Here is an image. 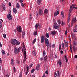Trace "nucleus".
Wrapping results in <instances>:
<instances>
[{"mask_svg": "<svg viewBox=\"0 0 77 77\" xmlns=\"http://www.w3.org/2000/svg\"><path fill=\"white\" fill-rule=\"evenodd\" d=\"M21 47H20L18 48H14V52L16 54H17L18 53H19L20 50H21Z\"/></svg>", "mask_w": 77, "mask_h": 77, "instance_id": "f257e3e1", "label": "nucleus"}, {"mask_svg": "<svg viewBox=\"0 0 77 77\" xmlns=\"http://www.w3.org/2000/svg\"><path fill=\"white\" fill-rule=\"evenodd\" d=\"M16 29H17V31L18 32H20V33H19L20 35H21V32H22V30L21 29V26H18L16 28Z\"/></svg>", "mask_w": 77, "mask_h": 77, "instance_id": "f03ea898", "label": "nucleus"}, {"mask_svg": "<svg viewBox=\"0 0 77 77\" xmlns=\"http://www.w3.org/2000/svg\"><path fill=\"white\" fill-rule=\"evenodd\" d=\"M17 41L16 40V39H13V38H12L11 39V42L12 44L13 45H16V44Z\"/></svg>", "mask_w": 77, "mask_h": 77, "instance_id": "7ed1b4c3", "label": "nucleus"}, {"mask_svg": "<svg viewBox=\"0 0 77 77\" xmlns=\"http://www.w3.org/2000/svg\"><path fill=\"white\" fill-rule=\"evenodd\" d=\"M45 36L42 35L41 37V43H43L45 40Z\"/></svg>", "mask_w": 77, "mask_h": 77, "instance_id": "20e7f679", "label": "nucleus"}, {"mask_svg": "<svg viewBox=\"0 0 77 77\" xmlns=\"http://www.w3.org/2000/svg\"><path fill=\"white\" fill-rule=\"evenodd\" d=\"M24 54L25 57H24V59L23 61V63H25V62H26V60L27 59V58H26L27 55L26 54V51L25 50H24Z\"/></svg>", "mask_w": 77, "mask_h": 77, "instance_id": "39448f33", "label": "nucleus"}, {"mask_svg": "<svg viewBox=\"0 0 77 77\" xmlns=\"http://www.w3.org/2000/svg\"><path fill=\"white\" fill-rule=\"evenodd\" d=\"M7 17L8 20H11L12 19V17L10 14H8L7 15Z\"/></svg>", "mask_w": 77, "mask_h": 77, "instance_id": "423d86ee", "label": "nucleus"}, {"mask_svg": "<svg viewBox=\"0 0 77 77\" xmlns=\"http://www.w3.org/2000/svg\"><path fill=\"white\" fill-rule=\"evenodd\" d=\"M45 44L47 47H49V41L48 39V38H45Z\"/></svg>", "mask_w": 77, "mask_h": 77, "instance_id": "0eeeda50", "label": "nucleus"}, {"mask_svg": "<svg viewBox=\"0 0 77 77\" xmlns=\"http://www.w3.org/2000/svg\"><path fill=\"white\" fill-rule=\"evenodd\" d=\"M57 64H59V65L60 66H62V61L60 59L58 60V62L57 63Z\"/></svg>", "mask_w": 77, "mask_h": 77, "instance_id": "6e6552de", "label": "nucleus"}, {"mask_svg": "<svg viewBox=\"0 0 77 77\" xmlns=\"http://www.w3.org/2000/svg\"><path fill=\"white\" fill-rule=\"evenodd\" d=\"M38 13L39 14V15H42V14L43 13V11L42 10V9H40L38 11Z\"/></svg>", "mask_w": 77, "mask_h": 77, "instance_id": "1a4fd4ad", "label": "nucleus"}, {"mask_svg": "<svg viewBox=\"0 0 77 77\" xmlns=\"http://www.w3.org/2000/svg\"><path fill=\"white\" fill-rule=\"evenodd\" d=\"M76 22V18H73L72 20V22L71 24V26H72L73 25V23H75Z\"/></svg>", "mask_w": 77, "mask_h": 77, "instance_id": "9d476101", "label": "nucleus"}, {"mask_svg": "<svg viewBox=\"0 0 77 77\" xmlns=\"http://www.w3.org/2000/svg\"><path fill=\"white\" fill-rule=\"evenodd\" d=\"M41 23H40L39 24V23H37V24H36L35 25V28L37 29L38 28V26L39 27H41Z\"/></svg>", "mask_w": 77, "mask_h": 77, "instance_id": "9b49d317", "label": "nucleus"}, {"mask_svg": "<svg viewBox=\"0 0 77 77\" xmlns=\"http://www.w3.org/2000/svg\"><path fill=\"white\" fill-rule=\"evenodd\" d=\"M59 13L60 12L59 11L57 12L56 10H55V13H54V17H56V16L58 15Z\"/></svg>", "mask_w": 77, "mask_h": 77, "instance_id": "f8f14e48", "label": "nucleus"}, {"mask_svg": "<svg viewBox=\"0 0 77 77\" xmlns=\"http://www.w3.org/2000/svg\"><path fill=\"white\" fill-rule=\"evenodd\" d=\"M70 17H71V14H69V13L68 15V23H69L70 21Z\"/></svg>", "mask_w": 77, "mask_h": 77, "instance_id": "ddd939ff", "label": "nucleus"}, {"mask_svg": "<svg viewBox=\"0 0 77 77\" xmlns=\"http://www.w3.org/2000/svg\"><path fill=\"white\" fill-rule=\"evenodd\" d=\"M54 74L55 75H56V76H59V77H60V72L59 71H58L57 73H56V72H55V73H54Z\"/></svg>", "mask_w": 77, "mask_h": 77, "instance_id": "4468645a", "label": "nucleus"}, {"mask_svg": "<svg viewBox=\"0 0 77 77\" xmlns=\"http://www.w3.org/2000/svg\"><path fill=\"white\" fill-rule=\"evenodd\" d=\"M2 6L3 7V9L4 11H5L6 8L4 4V3H2Z\"/></svg>", "mask_w": 77, "mask_h": 77, "instance_id": "2eb2a0df", "label": "nucleus"}, {"mask_svg": "<svg viewBox=\"0 0 77 77\" xmlns=\"http://www.w3.org/2000/svg\"><path fill=\"white\" fill-rule=\"evenodd\" d=\"M2 6L3 7V9L4 11H5L6 8L4 4V3H2Z\"/></svg>", "mask_w": 77, "mask_h": 77, "instance_id": "dca6fc26", "label": "nucleus"}, {"mask_svg": "<svg viewBox=\"0 0 77 77\" xmlns=\"http://www.w3.org/2000/svg\"><path fill=\"white\" fill-rule=\"evenodd\" d=\"M2 6L3 7V9L4 11H5L6 8L4 4V3H2Z\"/></svg>", "mask_w": 77, "mask_h": 77, "instance_id": "f3484780", "label": "nucleus"}, {"mask_svg": "<svg viewBox=\"0 0 77 77\" xmlns=\"http://www.w3.org/2000/svg\"><path fill=\"white\" fill-rule=\"evenodd\" d=\"M13 11L14 13L16 14L17 12V10L15 8H13Z\"/></svg>", "mask_w": 77, "mask_h": 77, "instance_id": "a211bd4d", "label": "nucleus"}, {"mask_svg": "<svg viewBox=\"0 0 77 77\" xmlns=\"http://www.w3.org/2000/svg\"><path fill=\"white\" fill-rule=\"evenodd\" d=\"M33 56H36V52L35 50H33L32 51Z\"/></svg>", "mask_w": 77, "mask_h": 77, "instance_id": "6ab92c4d", "label": "nucleus"}, {"mask_svg": "<svg viewBox=\"0 0 77 77\" xmlns=\"http://www.w3.org/2000/svg\"><path fill=\"white\" fill-rule=\"evenodd\" d=\"M11 64L12 65H14V59H12L11 60Z\"/></svg>", "mask_w": 77, "mask_h": 77, "instance_id": "aec40b11", "label": "nucleus"}, {"mask_svg": "<svg viewBox=\"0 0 77 77\" xmlns=\"http://www.w3.org/2000/svg\"><path fill=\"white\" fill-rule=\"evenodd\" d=\"M76 6L75 4H72L71 7H70V8L72 9V11L73 10V8L72 7H75V6Z\"/></svg>", "mask_w": 77, "mask_h": 77, "instance_id": "412c9836", "label": "nucleus"}, {"mask_svg": "<svg viewBox=\"0 0 77 77\" xmlns=\"http://www.w3.org/2000/svg\"><path fill=\"white\" fill-rule=\"evenodd\" d=\"M37 2L38 5H40V3H41V0H37Z\"/></svg>", "mask_w": 77, "mask_h": 77, "instance_id": "4be33fe9", "label": "nucleus"}, {"mask_svg": "<svg viewBox=\"0 0 77 77\" xmlns=\"http://www.w3.org/2000/svg\"><path fill=\"white\" fill-rule=\"evenodd\" d=\"M40 68V65H39V64H38V65H37V66L36 67V68L37 70H38V69H39Z\"/></svg>", "mask_w": 77, "mask_h": 77, "instance_id": "5701e85b", "label": "nucleus"}, {"mask_svg": "<svg viewBox=\"0 0 77 77\" xmlns=\"http://www.w3.org/2000/svg\"><path fill=\"white\" fill-rule=\"evenodd\" d=\"M59 28V25H56V23L55 24V25L54 26V28L55 29H57V28Z\"/></svg>", "mask_w": 77, "mask_h": 77, "instance_id": "b1692460", "label": "nucleus"}, {"mask_svg": "<svg viewBox=\"0 0 77 77\" xmlns=\"http://www.w3.org/2000/svg\"><path fill=\"white\" fill-rule=\"evenodd\" d=\"M56 33V32H55V31H53V32H51V35H55Z\"/></svg>", "mask_w": 77, "mask_h": 77, "instance_id": "393cba45", "label": "nucleus"}, {"mask_svg": "<svg viewBox=\"0 0 77 77\" xmlns=\"http://www.w3.org/2000/svg\"><path fill=\"white\" fill-rule=\"evenodd\" d=\"M64 58L66 60V62L67 63L68 61V60L67 58V56L66 55H64Z\"/></svg>", "mask_w": 77, "mask_h": 77, "instance_id": "a878e982", "label": "nucleus"}, {"mask_svg": "<svg viewBox=\"0 0 77 77\" xmlns=\"http://www.w3.org/2000/svg\"><path fill=\"white\" fill-rule=\"evenodd\" d=\"M72 37V38H75V33H72L71 34Z\"/></svg>", "mask_w": 77, "mask_h": 77, "instance_id": "bb28decb", "label": "nucleus"}, {"mask_svg": "<svg viewBox=\"0 0 77 77\" xmlns=\"http://www.w3.org/2000/svg\"><path fill=\"white\" fill-rule=\"evenodd\" d=\"M26 75H27L28 73L29 72V66H26Z\"/></svg>", "mask_w": 77, "mask_h": 77, "instance_id": "cd10ccee", "label": "nucleus"}, {"mask_svg": "<svg viewBox=\"0 0 77 77\" xmlns=\"http://www.w3.org/2000/svg\"><path fill=\"white\" fill-rule=\"evenodd\" d=\"M47 55H46L44 58V60L45 61V62H46V61L47 60Z\"/></svg>", "mask_w": 77, "mask_h": 77, "instance_id": "c85d7f7f", "label": "nucleus"}, {"mask_svg": "<svg viewBox=\"0 0 77 77\" xmlns=\"http://www.w3.org/2000/svg\"><path fill=\"white\" fill-rule=\"evenodd\" d=\"M61 15L62 17H64V14L63 11H61Z\"/></svg>", "mask_w": 77, "mask_h": 77, "instance_id": "c756f323", "label": "nucleus"}, {"mask_svg": "<svg viewBox=\"0 0 77 77\" xmlns=\"http://www.w3.org/2000/svg\"><path fill=\"white\" fill-rule=\"evenodd\" d=\"M16 8H20V5L19 3H17V4H16Z\"/></svg>", "mask_w": 77, "mask_h": 77, "instance_id": "7c9ffc66", "label": "nucleus"}, {"mask_svg": "<svg viewBox=\"0 0 77 77\" xmlns=\"http://www.w3.org/2000/svg\"><path fill=\"white\" fill-rule=\"evenodd\" d=\"M48 11L47 9H45V10H44V13H45V14H47L48 12Z\"/></svg>", "mask_w": 77, "mask_h": 77, "instance_id": "2f4dec72", "label": "nucleus"}, {"mask_svg": "<svg viewBox=\"0 0 77 77\" xmlns=\"http://www.w3.org/2000/svg\"><path fill=\"white\" fill-rule=\"evenodd\" d=\"M74 45H75L76 46L77 45V42H76V41H73V43Z\"/></svg>", "mask_w": 77, "mask_h": 77, "instance_id": "473e14b6", "label": "nucleus"}, {"mask_svg": "<svg viewBox=\"0 0 77 77\" xmlns=\"http://www.w3.org/2000/svg\"><path fill=\"white\" fill-rule=\"evenodd\" d=\"M50 57L51 59L52 60L53 58V54H51L50 55Z\"/></svg>", "mask_w": 77, "mask_h": 77, "instance_id": "72a5a7b5", "label": "nucleus"}, {"mask_svg": "<svg viewBox=\"0 0 77 77\" xmlns=\"http://www.w3.org/2000/svg\"><path fill=\"white\" fill-rule=\"evenodd\" d=\"M45 36L46 37H47V38H48L49 36V33H46Z\"/></svg>", "mask_w": 77, "mask_h": 77, "instance_id": "f704fd0d", "label": "nucleus"}, {"mask_svg": "<svg viewBox=\"0 0 77 77\" xmlns=\"http://www.w3.org/2000/svg\"><path fill=\"white\" fill-rule=\"evenodd\" d=\"M73 51L75 52L76 51V49H75V46H73Z\"/></svg>", "mask_w": 77, "mask_h": 77, "instance_id": "c9c22d12", "label": "nucleus"}, {"mask_svg": "<svg viewBox=\"0 0 77 77\" xmlns=\"http://www.w3.org/2000/svg\"><path fill=\"white\" fill-rule=\"evenodd\" d=\"M59 50L60 51L61 48V45H60V44H59Z\"/></svg>", "mask_w": 77, "mask_h": 77, "instance_id": "e433bc0d", "label": "nucleus"}, {"mask_svg": "<svg viewBox=\"0 0 77 77\" xmlns=\"http://www.w3.org/2000/svg\"><path fill=\"white\" fill-rule=\"evenodd\" d=\"M37 32H34V33H33V35H37Z\"/></svg>", "mask_w": 77, "mask_h": 77, "instance_id": "4c0bfd02", "label": "nucleus"}, {"mask_svg": "<svg viewBox=\"0 0 77 77\" xmlns=\"http://www.w3.org/2000/svg\"><path fill=\"white\" fill-rule=\"evenodd\" d=\"M43 57H45V55H46L45 51H43Z\"/></svg>", "mask_w": 77, "mask_h": 77, "instance_id": "58836bf2", "label": "nucleus"}, {"mask_svg": "<svg viewBox=\"0 0 77 77\" xmlns=\"http://www.w3.org/2000/svg\"><path fill=\"white\" fill-rule=\"evenodd\" d=\"M72 11V8H70V10H69V15H70V13L71 12V11Z\"/></svg>", "mask_w": 77, "mask_h": 77, "instance_id": "ea45409f", "label": "nucleus"}, {"mask_svg": "<svg viewBox=\"0 0 77 77\" xmlns=\"http://www.w3.org/2000/svg\"><path fill=\"white\" fill-rule=\"evenodd\" d=\"M19 76H20V77H22V73L21 72H20V73H19Z\"/></svg>", "mask_w": 77, "mask_h": 77, "instance_id": "a19ab883", "label": "nucleus"}, {"mask_svg": "<svg viewBox=\"0 0 77 77\" xmlns=\"http://www.w3.org/2000/svg\"><path fill=\"white\" fill-rule=\"evenodd\" d=\"M21 5L22 7H25V5L23 3H21Z\"/></svg>", "mask_w": 77, "mask_h": 77, "instance_id": "79ce46f5", "label": "nucleus"}, {"mask_svg": "<svg viewBox=\"0 0 77 77\" xmlns=\"http://www.w3.org/2000/svg\"><path fill=\"white\" fill-rule=\"evenodd\" d=\"M2 55H4L5 54V51L4 50H2Z\"/></svg>", "mask_w": 77, "mask_h": 77, "instance_id": "37998d69", "label": "nucleus"}, {"mask_svg": "<svg viewBox=\"0 0 77 77\" xmlns=\"http://www.w3.org/2000/svg\"><path fill=\"white\" fill-rule=\"evenodd\" d=\"M36 40V38H35V39H34V40H33V41L32 43H33V44L35 43Z\"/></svg>", "mask_w": 77, "mask_h": 77, "instance_id": "c03bdc74", "label": "nucleus"}, {"mask_svg": "<svg viewBox=\"0 0 77 77\" xmlns=\"http://www.w3.org/2000/svg\"><path fill=\"white\" fill-rule=\"evenodd\" d=\"M35 71V69L34 68H32V69L31 70V73H34V72Z\"/></svg>", "mask_w": 77, "mask_h": 77, "instance_id": "a18cd8bd", "label": "nucleus"}, {"mask_svg": "<svg viewBox=\"0 0 77 77\" xmlns=\"http://www.w3.org/2000/svg\"><path fill=\"white\" fill-rule=\"evenodd\" d=\"M65 47H67V43L66 42H65Z\"/></svg>", "mask_w": 77, "mask_h": 77, "instance_id": "49530a36", "label": "nucleus"}, {"mask_svg": "<svg viewBox=\"0 0 77 77\" xmlns=\"http://www.w3.org/2000/svg\"><path fill=\"white\" fill-rule=\"evenodd\" d=\"M55 47V44H53L52 45V48H54V47Z\"/></svg>", "mask_w": 77, "mask_h": 77, "instance_id": "de8ad7c7", "label": "nucleus"}, {"mask_svg": "<svg viewBox=\"0 0 77 77\" xmlns=\"http://www.w3.org/2000/svg\"><path fill=\"white\" fill-rule=\"evenodd\" d=\"M64 43H62L61 44V46L62 48L64 47Z\"/></svg>", "mask_w": 77, "mask_h": 77, "instance_id": "09e8293b", "label": "nucleus"}, {"mask_svg": "<svg viewBox=\"0 0 77 77\" xmlns=\"http://www.w3.org/2000/svg\"><path fill=\"white\" fill-rule=\"evenodd\" d=\"M16 45H19L20 44V42H17V43H16Z\"/></svg>", "mask_w": 77, "mask_h": 77, "instance_id": "8fccbe9b", "label": "nucleus"}, {"mask_svg": "<svg viewBox=\"0 0 77 77\" xmlns=\"http://www.w3.org/2000/svg\"><path fill=\"white\" fill-rule=\"evenodd\" d=\"M2 26V23L1 21H0V28Z\"/></svg>", "mask_w": 77, "mask_h": 77, "instance_id": "3c124183", "label": "nucleus"}, {"mask_svg": "<svg viewBox=\"0 0 77 77\" xmlns=\"http://www.w3.org/2000/svg\"><path fill=\"white\" fill-rule=\"evenodd\" d=\"M55 10H56L57 12V11H58L59 10V7H57L55 9Z\"/></svg>", "mask_w": 77, "mask_h": 77, "instance_id": "603ef678", "label": "nucleus"}, {"mask_svg": "<svg viewBox=\"0 0 77 77\" xmlns=\"http://www.w3.org/2000/svg\"><path fill=\"white\" fill-rule=\"evenodd\" d=\"M3 36L4 38H6V34H5V33L3 34Z\"/></svg>", "mask_w": 77, "mask_h": 77, "instance_id": "864d4df0", "label": "nucleus"}, {"mask_svg": "<svg viewBox=\"0 0 77 77\" xmlns=\"http://www.w3.org/2000/svg\"><path fill=\"white\" fill-rule=\"evenodd\" d=\"M58 23H59V24H60L61 23L60 20H58Z\"/></svg>", "mask_w": 77, "mask_h": 77, "instance_id": "5fc2aeb1", "label": "nucleus"}, {"mask_svg": "<svg viewBox=\"0 0 77 77\" xmlns=\"http://www.w3.org/2000/svg\"><path fill=\"white\" fill-rule=\"evenodd\" d=\"M33 64L32 63L31 64V65H29V68H31L32 66H33Z\"/></svg>", "mask_w": 77, "mask_h": 77, "instance_id": "6e6d98bb", "label": "nucleus"}, {"mask_svg": "<svg viewBox=\"0 0 77 77\" xmlns=\"http://www.w3.org/2000/svg\"><path fill=\"white\" fill-rule=\"evenodd\" d=\"M13 69H14V72H16V70L15 67H14Z\"/></svg>", "mask_w": 77, "mask_h": 77, "instance_id": "4d7b16f0", "label": "nucleus"}, {"mask_svg": "<svg viewBox=\"0 0 77 77\" xmlns=\"http://www.w3.org/2000/svg\"><path fill=\"white\" fill-rule=\"evenodd\" d=\"M22 33H23V36H24L25 35V31H23L22 32Z\"/></svg>", "mask_w": 77, "mask_h": 77, "instance_id": "13d9d810", "label": "nucleus"}, {"mask_svg": "<svg viewBox=\"0 0 77 77\" xmlns=\"http://www.w3.org/2000/svg\"><path fill=\"white\" fill-rule=\"evenodd\" d=\"M68 38H69V40H70V41H71L70 36L69 35L68 36Z\"/></svg>", "mask_w": 77, "mask_h": 77, "instance_id": "bf43d9fd", "label": "nucleus"}, {"mask_svg": "<svg viewBox=\"0 0 77 77\" xmlns=\"http://www.w3.org/2000/svg\"><path fill=\"white\" fill-rule=\"evenodd\" d=\"M45 73L46 74H48V70H46V71H45Z\"/></svg>", "mask_w": 77, "mask_h": 77, "instance_id": "052dcab7", "label": "nucleus"}, {"mask_svg": "<svg viewBox=\"0 0 77 77\" xmlns=\"http://www.w3.org/2000/svg\"><path fill=\"white\" fill-rule=\"evenodd\" d=\"M32 14H30V16H29V19H31L32 18Z\"/></svg>", "mask_w": 77, "mask_h": 77, "instance_id": "680f3d73", "label": "nucleus"}, {"mask_svg": "<svg viewBox=\"0 0 77 77\" xmlns=\"http://www.w3.org/2000/svg\"><path fill=\"white\" fill-rule=\"evenodd\" d=\"M23 2V0H20V3H22V2Z\"/></svg>", "mask_w": 77, "mask_h": 77, "instance_id": "e2e57ef3", "label": "nucleus"}, {"mask_svg": "<svg viewBox=\"0 0 77 77\" xmlns=\"http://www.w3.org/2000/svg\"><path fill=\"white\" fill-rule=\"evenodd\" d=\"M63 51H62V50H61L60 53H61V54H63Z\"/></svg>", "mask_w": 77, "mask_h": 77, "instance_id": "0e129e2a", "label": "nucleus"}, {"mask_svg": "<svg viewBox=\"0 0 77 77\" xmlns=\"http://www.w3.org/2000/svg\"><path fill=\"white\" fill-rule=\"evenodd\" d=\"M11 5H12V3H11V2H10L9 3V6H11Z\"/></svg>", "mask_w": 77, "mask_h": 77, "instance_id": "69168bd1", "label": "nucleus"}, {"mask_svg": "<svg viewBox=\"0 0 77 77\" xmlns=\"http://www.w3.org/2000/svg\"><path fill=\"white\" fill-rule=\"evenodd\" d=\"M45 76H46L45 74H44L43 75L42 77H45Z\"/></svg>", "mask_w": 77, "mask_h": 77, "instance_id": "338daca9", "label": "nucleus"}, {"mask_svg": "<svg viewBox=\"0 0 77 77\" xmlns=\"http://www.w3.org/2000/svg\"><path fill=\"white\" fill-rule=\"evenodd\" d=\"M75 58H77V55H75L74 57Z\"/></svg>", "mask_w": 77, "mask_h": 77, "instance_id": "774afa93", "label": "nucleus"}]
</instances>
